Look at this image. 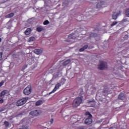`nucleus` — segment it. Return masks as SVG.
Listing matches in <instances>:
<instances>
[{
  "label": "nucleus",
  "instance_id": "nucleus-3",
  "mask_svg": "<svg viewBox=\"0 0 129 129\" xmlns=\"http://www.w3.org/2000/svg\"><path fill=\"white\" fill-rule=\"evenodd\" d=\"M107 68V62L105 61H101L100 64L98 65V69L99 70H104Z\"/></svg>",
  "mask_w": 129,
  "mask_h": 129
},
{
  "label": "nucleus",
  "instance_id": "nucleus-40",
  "mask_svg": "<svg viewBox=\"0 0 129 129\" xmlns=\"http://www.w3.org/2000/svg\"><path fill=\"white\" fill-rule=\"evenodd\" d=\"M78 21H81V20H79L78 19Z\"/></svg>",
  "mask_w": 129,
  "mask_h": 129
},
{
  "label": "nucleus",
  "instance_id": "nucleus-35",
  "mask_svg": "<svg viewBox=\"0 0 129 129\" xmlns=\"http://www.w3.org/2000/svg\"><path fill=\"white\" fill-rule=\"evenodd\" d=\"M2 42V38H0V43Z\"/></svg>",
  "mask_w": 129,
  "mask_h": 129
},
{
  "label": "nucleus",
  "instance_id": "nucleus-27",
  "mask_svg": "<svg viewBox=\"0 0 129 129\" xmlns=\"http://www.w3.org/2000/svg\"><path fill=\"white\" fill-rule=\"evenodd\" d=\"M4 83H5V81H2L0 82V87H2V86H3L4 85Z\"/></svg>",
  "mask_w": 129,
  "mask_h": 129
},
{
  "label": "nucleus",
  "instance_id": "nucleus-13",
  "mask_svg": "<svg viewBox=\"0 0 129 129\" xmlns=\"http://www.w3.org/2000/svg\"><path fill=\"white\" fill-rule=\"evenodd\" d=\"M7 94V90L3 91L0 94V97L1 98H4L5 97V95Z\"/></svg>",
  "mask_w": 129,
  "mask_h": 129
},
{
  "label": "nucleus",
  "instance_id": "nucleus-2",
  "mask_svg": "<svg viewBox=\"0 0 129 129\" xmlns=\"http://www.w3.org/2000/svg\"><path fill=\"white\" fill-rule=\"evenodd\" d=\"M85 115H87L88 117L85 120V123L86 124H91L92 123V115L90 114L89 112H86Z\"/></svg>",
  "mask_w": 129,
  "mask_h": 129
},
{
  "label": "nucleus",
  "instance_id": "nucleus-9",
  "mask_svg": "<svg viewBox=\"0 0 129 129\" xmlns=\"http://www.w3.org/2000/svg\"><path fill=\"white\" fill-rule=\"evenodd\" d=\"M118 99L120 100H124V99H125V93L124 92H122L119 94Z\"/></svg>",
  "mask_w": 129,
  "mask_h": 129
},
{
  "label": "nucleus",
  "instance_id": "nucleus-16",
  "mask_svg": "<svg viewBox=\"0 0 129 129\" xmlns=\"http://www.w3.org/2000/svg\"><path fill=\"white\" fill-rule=\"evenodd\" d=\"M36 31L37 32H42V31H45V28L42 26H40L36 28Z\"/></svg>",
  "mask_w": 129,
  "mask_h": 129
},
{
  "label": "nucleus",
  "instance_id": "nucleus-19",
  "mask_svg": "<svg viewBox=\"0 0 129 129\" xmlns=\"http://www.w3.org/2000/svg\"><path fill=\"white\" fill-rule=\"evenodd\" d=\"M96 36H97V34H96L95 33H92L90 34V38L96 37Z\"/></svg>",
  "mask_w": 129,
  "mask_h": 129
},
{
  "label": "nucleus",
  "instance_id": "nucleus-21",
  "mask_svg": "<svg viewBox=\"0 0 129 129\" xmlns=\"http://www.w3.org/2000/svg\"><path fill=\"white\" fill-rule=\"evenodd\" d=\"M4 124H5L6 127H8V126H9V125H10V123H9V122L8 121H4Z\"/></svg>",
  "mask_w": 129,
  "mask_h": 129
},
{
  "label": "nucleus",
  "instance_id": "nucleus-31",
  "mask_svg": "<svg viewBox=\"0 0 129 129\" xmlns=\"http://www.w3.org/2000/svg\"><path fill=\"white\" fill-rule=\"evenodd\" d=\"M53 121H54V119L51 118L50 120V124H52V123H53Z\"/></svg>",
  "mask_w": 129,
  "mask_h": 129
},
{
  "label": "nucleus",
  "instance_id": "nucleus-14",
  "mask_svg": "<svg viewBox=\"0 0 129 129\" xmlns=\"http://www.w3.org/2000/svg\"><path fill=\"white\" fill-rule=\"evenodd\" d=\"M15 16V14L14 13H11L9 14H8L6 16V19H10L11 18H13Z\"/></svg>",
  "mask_w": 129,
  "mask_h": 129
},
{
  "label": "nucleus",
  "instance_id": "nucleus-17",
  "mask_svg": "<svg viewBox=\"0 0 129 129\" xmlns=\"http://www.w3.org/2000/svg\"><path fill=\"white\" fill-rule=\"evenodd\" d=\"M42 104H43V100H39L35 103V105L36 106H39V105H41Z\"/></svg>",
  "mask_w": 129,
  "mask_h": 129
},
{
  "label": "nucleus",
  "instance_id": "nucleus-34",
  "mask_svg": "<svg viewBox=\"0 0 129 129\" xmlns=\"http://www.w3.org/2000/svg\"><path fill=\"white\" fill-rule=\"evenodd\" d=\"M111 26L112 27V26H113V23H112Z\"/></svg>",
  "mask_w": 129,
  "mask_h": 129
},
{
  "label": "nucleus",
  "instance_id": "nucleus-1",
  "mask_svg": "<svg viewBox=\"0 0 129 129\" xmlns=\"http://www.w3.org/2000/svg\"><path fill=\"white\" fill-rule=\"evenodd\" d=\"M81 103H82V98L80 97H78L73 101L72 105L73 108H77Z\"/></svg>",
  "mask_w": 129,
  "mask_h": 129
},
{
  "label": "nucleus",
  "instance_id": "nucleus-8",
  "mask_svg": "<svg viewBox=\"0 0 129 129\" xmlns=\"http://www.w3.org/2000/svg\"><path fill=\"white\" fill-rule=\"evenodd\" d=\"M105 5V2H100L97 4V9H101V8H105L106 6Z\"/></svg>",
  "mask_w": 129,
  "mask_h": 129
},
{
  "label": "nucleus",
  "instance_id": "nucleus-10",
  "mask_svg": "<svg viewBox=\"0 0 129 129\" xmlns=\"http://www.w3.org/2000/svg\"><path fill=\"white\" fill-rule=\"evenodd\" d=\"M33 52L35 54H36V55H40L43 53V49H36L34 50Z\"/></svg>",
  "mask_w": 129,
  "mask_h": 129
},
{
  "label": "nucleus",
  "instance_id": "nucleus-23",
  "mask_svg": "<svg viewBox=\"0 0 129 129\" xmlns=\"http://www.w3.org/2000/svg\"><path fill=\"white\" fill-rule=\"evenodd\" d=\"M35 40V37H31L29 38V41H30V42H33V41H34Z\"/></svg>",
  "mask_w": 129,
  "mask_h": 129
},
{
  "label": "nucleus",
  "instance_id": "nucleus-4",
  "mask_svg": "<svg viewBox=\"0 0 129 129\" xmlns=\"http://www.w3.org/2000/svg\"><path fill=\"white\" fill-rule=\"evenodd\" d=\"M27 100H28V98H24L21 99L18 101H17L16 103V105L17 106H22V105H24L26 102H27Z\"/></svg>",
  "mask_w": 129,
  "mask_h": 129
},
{
  "label": "nucleus",
  "instance_id": "nucleus-32",
  "mask_svg": "<svg viewBox=\"0 0 129 129\" xmlns=\"http://www.w3.org/2000/svg\"><path fill=\"white\" fill-rule=\"evenodd\" d=\"M116 24H117V22H116V21L113 22V26H114L115 25H116Z\"/></svg>",
  "mask_w": 129,
  "mask_h": 129
},
{
  "label": "nucleus",
  "instance_id": "nucleus-30",
  "mask_svg": "<svg viewBox=\"0 0 129 129\" xmlns=\"http://www.w3.org/2000/svg\"><path fill=\"white\" fill-rule=\"evenodd\" d=\"M78 129H85V127L84 126H81L78 127Z\"/></svg>",
  "mask_w": 129,
  "mask_h": 129
},
{
  "label": "nucleus",
  "instance_id": "nucleus-26",
  "mask_svg": "<svg viewBox=\"0 0 129 129\" xmlns=\"http://www.w3.org/2000/svg\"><path fill=\"white\" fill-rule=\"evenodd\" d=\"M19 129H28V126H22Z\"/></svg>",
  "mask_w": 129,
  "mask_h": 129
},
{
  "label": "nucleus",
  "instance_id": "nucleus-6",
  "mask_svg": "<svg viewBox=\"0 0 129 129\" xmlns=\"http://www.w3.org/2000/svg\"><path fill=\"white\" fill-rule=\"evenodd\" d=\"M61 86H62V85H61V84H60V83H57V84H56L55 85V86L54 89H53V90H52L51 92H49V95H50V94H52V93H54L56 92V91L57 90H58V89H59V88L60 87H61Z\"/></svg>",
  "mask_w": 129,
  "mask_h": 129
},
{
  "label": "nucleus",
  "instance_id": "nucleus-22",
  "mask_svg": "<svg viewBox=\"0 0 129 129\" xmlns=\"http://www.w3.org/2000/svg\"><path fill=\"white\" fill-rule=\"evenodd\" d=\"M118 16H119V13H117L113 16V20H116V19H117Z\"/></svg>",
  "mask_w": 129,
  "mask_h": 129
},
{
  "label": "nucleus",
  "instance_id": "nucleus-11",
  "mask_svg": "<svg viewBox=\"0 0 129 129\" xmlns=\"http://www.w3.org/2000/svg\"><path fill=\"white\" fill-rule=\"evenodd\" d=\"M29 114L30 115H32V116H36L37 115H38L39 112L38 111V110H35L31 111L29 113Z\"/></svg>",
  "mask_w": 129,
  "mask_h": 129
},
{
  "label": "nucleus",
  "instance_id": "nucleus-7",
  "mask_svg": "<svg viewBox=\"0 0 129 129\" xmlns=\"http://www.w3.org/2000/svg\"><path fill=\"white\" fill-rule=\"evenodd\" d=\"M74 39H76V36H75V33H73L69 35L68 42H72V40H74Z\"/></svg>",
  "mask_w": 129,
  "mask_h": 129
},
{
  "label": "nucleus",
  "instance_id": "nucleus-29",
  "mask_svg": "<svg viewBox=\"0 0 129 129\" xmlns=\"http://www.w3.org/2000/svg\"><path fill=\"white\" fill-rule=\"evenodd\" d=\"M3 59V52H0V61Z\"/></svg>",
  "mask_w": 129,
  "mask_h": 129
},
{
  "label": "nucleus",
  "instance_id": "nucleus-15",
  "mask_svg": "<svg viewBox=\"0 0 129 129\" xmlns=\"http://www.w3.org/2000/svg\"><path fill=\"white\" fill-rule=\"evenodd\" d=\"M88 48V45H85L79 49V52H84V50H86V49H87Z\"/></svg>",
  "mask_w": 129,
  "mask_h": 129
},
{
  "label": "nucleus",
  "instance_id": "nucleus-28",
  "mask_svg": "<svg viewBox=\"0 0 129 129\" xmlns=\"http://www.w3.org/2000/svg\"><path fill=\"white\" fill-rule=\"evenodd\" d=\"M4 102V98H0V104H3Z\"/></svg>",
  "mask_w": 129,
  "mask_h": 129
},
{
  "label": "nucleus",
  "instance_id": "nucleus-33",
  "mask_svg": "<svg viewBox=\"0 0 129 129\" xmlns=\"http://www.w3.org/2000/svg\"><path fill=\"white\" fill-rule=\"evenodd\" d=\"M5 109L2 108L0 109V112H3V111H4Z\"/></svg>",
  "mask_w": 129,
  "mask_h": 129
},
{
  "label": "nucleus",
  "instance_id": "nucleus-18",
  "mask_svg": "<svg viewBox=\"0 0 129 129\" xmlns=\"http://www.w3.org/2000/svg\"><path fill=\"white\" fill-rule=\"evenodd\" d=\"M70 62H71V60L68 59L63 62L62 65H63V66H67V65H68V64H69V63H70Z\"/></svg>",
  "mask_w": 129,
  "mask_h": 129
},
{
  "label": "nucleus",
  "instance_id": "nucleus-24",
  "mask_svg": "<svg viewBox=\"0 0 129 129\" xmlns=\"http://www.w3.org/2000/svg\"><path fill=\"white\" fill-rule=\"evenodd\" d=\"M50 22H49L48 20H45L44 22H43V25H49V23Z\"/></svg>",
  "mask_w": 129,
  "mask_h": 129
},
{
  "label": "nucleus",
  "instance_id": "nucleus-12",
  "mask_svg": "<svg viewBox=\"0 0 129 129\" xmlns=\"http://www.w3.org/2000/svg\"><path fill=\"white\" fill-rule=\"evenodd\" d=\"M24 33L26 36H29L32 33V29L31 28H27Z\"/></svg>",
  "mask_w": 129,
  "mask_h": 129
},
{
  "label": "nucleus",
  "instance_id": "nucleus-25",
  "mask_svg": "<svg viewBox=\"0 0 129 129\" xmlns=\"http://www.w3.org/2000/svg\"><path fill=\"white\" fill-rule=\"evenodd\" d=\"M29 58H30V60L32 61V60H33V59H34V58H35V56H34L32 54H30Z\"/></svg>",
  "mask_w": 129,
  "mask_h": 129
},
{
  "label": "nucleus",
  "instance_id": "nucleus-39",
  "mask_svg": "<svg viewBox=\"0 0 129 129\" xmlns=\"http://www.w3.org/2000/svg\"><path fill=\"white\" fill-rule=\"evenodd\" d=\"M78 18H80V16H78Z\"/></svg>",
  "mask_w": 129,
  "mask_h": 129
},
{
  "label": "nucleus",
  "instance_id": "nucleus-37",
  "mask_svg": "<svg viewBox=\"0 0 129 129\" xmlns=\"http://www.w3.org/2000/svg\"><path fill=\"white\" fill-rule=\"evenodd\" d=\"M89 103L92 102V101H89Z\"/></svg>",
  "mask_w": 129,
  "mask_h": 129
},
{
  "label": "nucleus",
  "instance_id": "nucleus-36",
  "mask_svg": "<svg viewBox=\"0 0 129 129\" xmlns=\"http://www.w3.org/2000/svg\"><path fill=\"white\" fill-rule=\"evenodd\" d=\"M112 19H113V14L112 15Z\"/></svg>",
  "mask_w": 129,
  "mask_h": 129
},
{
  "label": "nucleus",
  "instance_id": "nucleus-38",
  "mask_svg": "<svg viewBox=\"0 0 129 129\" xmlns=\"http://www.w3.org/2000/svg\"><path fill=\"white\" fill-rule=\"evenodd\" d=\"M32 63H34V60H33V61L32 62Z\"/></svg>",
  "mask_w": 129,
  "mask_h": 129
},
{
  "label": "nucleus",
  "instance_id": "nucleus-5",
  "mask_svg": "<svg viewBox=\"0 0 129 129\" xmlns=\"http://www.w3.org/2000/svg\"><path fill=\"white\" fill-rule=\"evenodd\" d=\"M32 92V87L30 85H28L23 91V93L25 95H29Z\"/></svg>",
  "mask_w": 129,
  "mask_h": 129
},
{
  "label": "nucleus",
  "instance_id": "nucleus-20",
  "mask_svg": "<svg viewBox=\"0 0 129 129\" xmlns=\"http://www.w3.org/2000/svg\"><path fill=\"white\" fill-rule=\"evenodd\" d=\"M125 14L127 17H129V8L126 9L125 11Z\"/></svg>",
  "mask_w": 129,
  "mask_h": 129
}]
</instances>
